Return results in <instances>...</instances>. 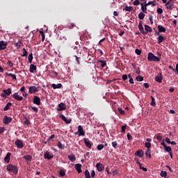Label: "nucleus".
Segmentation results:
<instances>
[{"label":"nucleus","mask_w":178,"mask_h":178,"mask_svg":"<svg viewBox=\"0 0 178 178\" xmlns=\"http://www.w3.org/2000/svg\"><path fill=\"white\" fill-rule=\"evenodd\" d=\"M147 60H149V62H160L161 58L155 56L154 54L149 52L147 56Z\"/></svg>","instance_id":"f257e3e1"},{"label":"nucleus","mask_w":178,"mask_h":178,"mask_svg":"<svg viewBox=\"0 0 178 178\" xmlns=\"http://www.w3.org/2000/svg\"><path fill=\"white\" fill-rule=\"evenodd\" d=\"M126 127H127V124H124L122 127L121 133H124L126 131Z\"/></svg>","instance_id":"603ef678"},{"label":"nucleus","mask_w":178,"mask_h":178,"mask_svg":"<svg viewBox=\"0 0 178 178\" xmlns=\"http://www.w3.org/2000/svg\"><path fill=\"white\" fill-rule=\"evenodd\" d=\"M79 136V137L80 136H86V131H84V129L83 128V127H81V125L78 126V131L75 132V135Z\"/></svg>","instance_id":"20e7f679"},{"label":"nucleus","mask_w":178,"mask_h":178,"mask_svg":"<svg viewBox=\"0 0 178 178\" xmlns=\"http://www.w3.org/2000/svg\"><path fill=\"white\" fill-rule=\"evenodd\" d=\"M22 51H23L22 56H27V55H29V53L27 52V51L26 50L25 48H24V49H22Z\"/></svg>","instance_id":"8fccbe9b"},{"label":"nucleus","mask_w":178,"mask_h":178,"mask_svg":"<svg viewBox=\"0 0 178 178\" xmlns=\"http://www.w3.org/2000/svg\"><path fill=\"white\" fill-rule=\"evenodd\" d=\"M85 177L91 178V176L90 175V171H88V170H85Z\"/></svg>","instance_id":"79ce46f5"},{"label":"nucleus","mask_w":178,"mask_h":178,"mask_svg":"<svg viewBox=\"0 0 178 178\" xmlns=\"http://www.w3.org/2000/svg\"><path fill=\"white\" fill-rule=\"evenodd\" d=\"M139 168H140V169H141L142 170H143V172H147V170H148L147 169V168L143 167V165H141V164H140Z\"/></svg>","instance_id":"6e6d98bb"},{"label":"nucleus","mask_w":178,"mask_h":178,"mask_svg":"<svg viewBox=\"0 0 178 178\" xmlns=\"http://www.w3.org/2000/svg\"><path fill=\"white\" fill-rule=\"evenodd\" d=\"M157 13L159 15H162V13H163V10H162L161 8H157Z\"/></svg>","instance_id":"5fc2aeb1"},{"label":"nucleus","mask_w":178,"mask_h":178,"mask_svg":"<svg viewBox=\"0 0 178 178\" xmlns=\"http://www.w3.org/2000/svg\"><path fill=\"white\" fill-rule=\"evenodd\" d=\"M14 45L15 47H17V49H19L20 47L23 45V42L21 40H19L17 42H15Z\"/></svg>","instance_id":"473e14b6"},{"label":"nucleus","mask_w":178,"mask_h":178,"mask_svg":"<svg viewBox=\"0 0 178 178\" xmlns=\"http://www.w3.org/2000/svg\"><path fill=\"white\" fill-rule=\"evenodd\" d=\"M145 155L146 156H148V158H151V149H147Z\"/></svg>","instance_id":"49530a36"},{"label":"nucleus","mask_w":178,"mask_h":178,"mask_svg":"<svg viewBox=\"0 0 178 178\" xmlns=\"http://www.w3.org/2000/svg\"><path fill=\"white\" fill-rule=\"evenodd\" d=\"M29 92V94H35V92H38V87L30 86Z\"/></svg>","instance_id":"0eeeda50"},{"label":"nucleus","mask_w":178,"mask_h":178,"mask_svg":"<svg viewBox=\"0 0 178 178\" xmlns=\"http://www.w3.org/2000/svg\"><path fill=\"white\" fill-rule=\"evenodd\" d=\"M127 79H128L127 74H123L122 75V80L124 81H126V80H127Z\"/></svg>","instance_id":"e2e57ef3"},{"label":"nucleus","mask_w":178,"mask_h":178,"mask_svg":"<svg viewBox=\"0 0 178 178\" xmlns=\"http://www.w3.org/2000/svg\"><path fill=\"white\" fill-rule=\"evenodd\" d=\"M59 175H60V176L63 177L66 176V172H65V170H60L59 172Z\"/></svg>","instance_id":"a18cd8bd"},{"label":"nucleus","mask_w":178,"mask_h":178,"mask_svg":"<svg viewBox=\"0 0 178 178\" xmlns=\"http://www.w3.org/2000/svg\"><path fill=\"white\" fill-rule=\"evenodd\" d=\"M54 138H55V134L51 135V136L47 139V141L44 142V144H49L51 140H54Z\"/></svg>","instance_id":"c756f323"},{"label":"nucleus","mask_w":178,"mask_h":178,"mask_svg":"<svg viewBox=\"0 0 178 178\" xmlns=\"http://www.w3.org/2000/svg\"><path fill=\"white\" fill-rule=\"evenodd\" d=\"M96 168L98 170V172H102V170H104L105 166L104 165H102V163H99L96 164Z\"/></svg>","instance_id":"4468645a"},{"label":"nucleus","mask_w":178,"mask_h":178,"mask_svg":"<svg viewBox=\"0 0 178 178\" xmlns=\"http://www.w3.org/2000/svg\"><path fill=\"white\" fill-rule=\"evenodd\" d=\"M7 65H8V66H10V67H13V63L10 60H8Z\"/></svg>","instance_id":"13d9d810"},{"label":"nucleus","mask_w":178,"mask_h":178,"mask_svg":"<svg viewBox=\"0 0 178 178\" xmlns=\"http://www.w3.org/2000/svg\"><path fill=\"white\" fill-rule=\"evenodd\" d=\"M151 99H152V102H151L150 105L152 106H156V102H155V98H154V97L151 96Z\"/></svg>","instance_id":"e433bc0d"},{"label":"nucleus","mask_w":178,"mask_h":178,"mask_svg":"<svg viewBox=\"0 0 178 178\" xmlns=\"http://www.w3.org/2000/svg\"><path fill=\"white\" fill-rule=\"evenodd\" d=\"M166 40V38L163 37V35H159L158 38V44H161L163 42Z\"/></svg>","instance_id":"c85d7f7f"},{"label":"nucleus","mask_w":178,"mask_h":178,"mask_svg":"<svg viewBox=\"0 0 178 178\" xmlns=\"http://www.w3.org/2000/svg\"><path fill=\"white\" fill-rule=\"evenodd\" d=\"M7 170H8V172H11L12 173H14V175H17V173L19 172V169L17 168V166H16L13 164L8 165Z\"/></svg>","instance_id":"f03ea898"},{"label":"nucleus","mask_w":178,"mask_h":178,"mask_svg":"<svg viewBox=\"0 0 178 178\" xmlns=\"http://www.w3.org/2000/svg\"><path fill=\"white\" fill-rule=\"evenodd\" d=\"M165 6L167 10H173L175 9V1L173 0H168Z\"/></svg>","instance_id":"7ed1b4c3"},{"label":"nucleus","mask_w":178,"mask_h":178,"mask_svg":"<svg viewBox=\"0 0 178 178\" xmlns=\"http://www.w3.org/2000/svg\"><path fill=\"white\" fill-rule=\"evenodd\" d=\"M6 47H8V43L3 40L0 41V51L2 49H6Z\"/></svg>","instance_id":"9d476101"},{"label":"nucleus","mask_w":178,"mask_h":178,"mask_svg":"<svg viewBox=\"0 0 178 178\" xmlns=\"http://www.w3.org/2000/svg\"><path fill=\"white\" fill-rule=\"evenodd\" d=\"M4 161L5 162H6V163H9V162H10V152H8L6 156L4 158Z\"/></svg>","instance_id":"393cba45"},{"label":"nucleus","mask_w":178,"mask_h":178,"mask_svg":"<svg viewBox=\"0 0 178 178\" xmlns=\"http://www.w3.org/2000/svg\"><path fill=\"white\" fill-rule=\"evenodd\" d=\"M13 98L15 99L16 101H23V97L19 96V93L15 92L13 95Z\"/></svg>","instance_id":"9b49d317"},{"label":"nucleus","mask_w":178,"mask_h":178,"mask_svg":"<svg viewBox=\"0 0 178 178\" xmlns=\"http://www.w3.org/2000/svg\"><path fill=\"white\" fill-rule=\"evenodd\" d=\"M140 0H134L133 4L134 6H138V5H140V3L141 4V3H140Z\"/></svg>","instance_id":"de8ad7c7"},{"label":"nucleus","mask_w":178,"mask_h":178,"mask_svg":"<svg viewBox=\"0 0 178 178\" xmlns=\"http://www.w3.org/2000/svg\"><path fill=\"white\" fill-rule=\"evenodd\" d=\"M112 147L116 148V147H118V143L116 141L112 142Z\"/></svg>","instance_id":"680f3d73"},{"label":"nucleus","mask_w":178,"mask_h":178,"mask_svg":"<svg viewBox=\"0 0 178 178\" xmlns=\"http://www.w3.org/2000/svg\"><path fill=\"white\" fill-rule=\"evenodd\" d=\"M118 112L120 113V115H124V111H123L122 108H118Z\"/></svg>","instance_id":"4d7b16f0"},{"label":"nucleus","mask_w":178,"mask_h":178,"mask_svg":"<svg viewBox=\"0 0 178 178\" xmlns=\"http://www.w3.org/2000/svg\"><path fill=\"white\" fill-rule=\"evenodd\" d=\"M123 11L124 12H134V8H133V6H126L125 8L123 9Z\"/></svg>","instance_id":"a211bd4d"},{"label":"nucleus","mask_w":178,"mask_h":178,"mask_svg":"<svg viewBox=\"0 0 178 178\" xmlns=\"http://www.w3.org/2000/svg\"><path fill=\"white\" fill-rule=\"evenodd\" d=\"M149 21L150 22L151 24H154V17L152 15L149 17Z\"/></svg>","instance_id":"864d4df0"},{"label":"nucleus","mask_w":178,"mask_h":178,"mask_svg":"<svg viewBox=\"0 0 178 178\" xmlns=\"http://www.w3.org/2000/svg\"><path fill=\"white\" fill-rule=\"evenodd\" d=\"M60 119H62V120H63V122H65L67 124H70V123H72V120H67V118H66V117L63 114H60Z\"/></svg>","instance_id":"f8f14e48"},{"label":"nucleus","mask_w":178,"mask_h":178,"mask_svg":"<svg viewBox=\"0 0 178 178\" xmlns=\"http://www.w3.org/2000/svg\"><path fill=\"white\" fill-rule=\"evenodd\" d=\"M91 175V177H95V171L92 170V172H90Z\"/></svg>","instance_id":"338daca9"},{"label":"nucleus","mask_w":178,"mask_h":178,"mask_svg":"<svg viewBox=\"0 0 178 178\" xmlns=\"http://www.w3.org/2000/svg\"><path fill=\"white\" fill-rule=\"evenodd\" d=\"M15 145H17V148L22 149L24 146L23 145V142L21 140H17L15 141Z\"/></svg>","instance_id":"dca6fc26"},{"label":"nucleus","mask_w":178,"mask_h":178,"mask_svg":"<svg viewBox=\"0 0 178 178\" xmlns=\"http://www.w3.org/2000/svg\"><path fill=\"white\" fill-rule=\"evenodd\" d=\"M163 79V78L162 77V74L160 73L156 77H155V80L156 81H157L158 83H162V80Z\"/></svg>","instance_id":"aec40b11"},{"label":"nucleus","mask_w":178,"mask_h":178,"mask_svg":"<svg viewBox=\"0 0 178 178\" xmlns=\"http://www.w3.org/2000/svg\"><path fill=\"white\" fill-rule=\"evenodd\" d=\"M156 140H158V141H161L162 140V136L158 134V135H156Z\"/></svg>","instance_id":"052dcab7"},{"label":"nucleus","mask_w":178,"mask_h":178,"mask_svg":"<svg viewBox=\"0 0 178 178\" xmlns=\"http://www.w3.org/2000/svg\"><path fill=\"white\" fill-rule=\"evenodd\" d=\"M24 158L26 161H29V162H31V160L33 159V156H31V155L24 156Z\"/></svg>","instance_id":"c9c22d12"},{"label":"nucleus","mask_w":178,"mask_h":178,"mask_svg":"<svg viewBox=\"0 0 178 178\" xmlns=\"http://www.w3.org/2000/svg\"><path fill=\"white\" fill-rule=\"evenodd\" d=\"M36 70H37V66L33 64H31L30 68H29L30 73H34V72H36Z\"/></svg>","instance_id":"6ab92c4d"},{"label":"nucleus","mask_w":178,"mask_h":178,"mask_svg":"<svg viewBox=\"0 0 178 178\" xmlns=\"http://www.w3.org/2000/svg\"><path fill=\"white\" fill-rule=\"evenodd\" d=\"M31 108L33 109V111H34V112H38V108L35 106H31Z\"/></svg>","instance_id":"0e129e2a"},{"label":"nucleus","mask_w":178,"mask_h":178,"mask_svg":"<svg viewBox=\"0 0 178 178\" xmlns=\"http://www.w3.org/2000/svg\"><path fill=\"white\" fill-rule=\"evenodd\" d=\"M68 159H70V161H71V162H75L76 161V156H74V154H71L70 155H69L67 156Z\"/></svg>","instance_id":"cd10ccee"},{"label":"nucleus","mask_w":178,"mask_h":178,"mask_svg":"<svg viewBox=\"0 0 178 178\" xmlns=\"http://www.w3.org/2000/svg\"><path fill=\"white\" fill-rule=\"evenodd\" d=\"M145 146L146 148H147V149H149V148L151 147V143L146 142L145 143Z\"/></svg>","instance_id":"3c124183"},{"label":"nucleus","mask_w":178,"mask_h":178,"mask_svg":"<svg viewBox=\"0 0 178 178\" xmlns=\"http://www.w3.org/2000/svg\"><path fill=\"white\" fill-rule=\"evenodd\" d=\"M160 176L161 177H165V178L168 176V172H166V171H161Z\"/></svg>","instance_id":"ea45409f"},{"label":"nucleus","mask_w":178,"mask_h":178,"mask_svg":"<svg viewBox=\"0 0 178 178\" xmlns=\"http://www.w3.org/2000/svg\"><path fill=\"white\" fill-rule=\"evenodd\" d=\"M138 29L142 34L147 35V32L144 31V27L143 26V22L141 21L139 22Z\"/></svg>","instance_id":"1a4fd4ad"},{"label":"nucleus","mask_w":178,"mask_h":178,"mask_svg":"<svg viewBox=\"0 0 178 178\" xmlns=\"http://www.w3.org/2000/svg\"><path fill=\"white\" fill-rule=\"evenodd\" d=\"M127 137L128 140H133V136H131V135H130V134H127Z\"/></svg>","instance_id":"69168bd1"},{"label":"nucleus","mask_w":178,"mask_h":178,"mask_svg":"<svg viewBox=\"0 0 178 178\" xmlns=\"http://www.w3.org/2000/svg\"><path fill=\"white\" fill-rule=\"evenodd\" d=\"M3 92L7 95V97H9L10 94H12V89L11 88H8L6 90H3Z\"/></svg>","instance_id":"a878e982"},{"label":"nucleus","mask_w":178,"mask_h":178,"mask_svg":"<svg viewBox=\"0 0 178 178\" xmlns=\"http://www.w3.org/2000/svg\"><path fill=\"white\" fill-rule=\"evenodd\" d=\"M138 19H140V20H143V19H144V17H145V14H144V13H143V12H140L139 14H138Z\"/></svg>","instance_id":"f704fd0d"},{"label":"nucleus","mask_w":178,"mask_h":178,"mask_svg":"<svg viewBox=\"0 0 178 178\" xmlns=\"http://www.w3.org/2000/svg\"><path fill=\"white\" fill-rule=\"evenodd\" d=\"M141 6V10L143 12V13H147V6H145V3L144 4V2L140 3Z\"/></svg>","instance_id":"5701e85b"},{"label":"nucleus","mask_w":178,"mask_h":178,"mask_svg":"<svg viewBox=\"0 0 178 178\" xmlns=\"http://www.w3.org/2000/svg\"><path fill=\"white\" fill-rule=\"evenodd\" d=\"M145 33H147V34H148V33H152V28L148 25H145Z\"/></svg>","instance_id":"b1692460"},{"label":"nucleus","mask_w":178,"mask_h":178,"mask_svg":"<svg viewBox=\"0 0 178 178\" xmlns=\"http://www.w3.org/2000/svg\"><path fill=\"white\" fill-rule=\"evenodd\" d=\"M44 159H48V161H50V159H52V158H54V154L49 152H46L44 154Z\"/></svg>","instance_id":"423d86ee"},{"label":"nucleus","mask_w":178,"mask_h":178,"mask_svg":"<svg viewBox=\"0 0 178 178\" xmlns=\"http://www.w3.org/2000/svg\"><path fill=\"white\" fill-rule=\"evenodd\" d=\"M29 63H32L33 62V53L30 54L28 56Z\"/></svg>","instance_id":"c03bdc74"},{"label":"nucleus","mask_w":178,"mask_h":178,"mask_svg":"<svg viewBox=\"0 0 178 178\" xmlns=\"http://www.w3.org/2000/svg\"><path fill=\"white\" fill-rule=\"evenodd\" d=\"M10 106H12V104L10 102L7 103L6 106L3 108V111H9V108H10Z\"/></svg>","instance_id":"72a5a7b5"},{"label":"nucleus","mask_w":178,"mask_h":178,"mask_svg":"<svg viewBox=\"0 0 178 178\" xmlns=\"http://www.w3.org/2000/svg\"><path fill=\"white\" fill-rule=\"evenodd\" d=\"M104 147H105V145H104V144H100L97 145L98 151H102V149H104Z\"/></svg>","instance_id":"a19ab883"},{"label":"nucleus","mask_w":178,"mask_h":178,"mask_svg":"<svg viewBox=\"0 0 178 178\" xmlns=\"http://www.w3.org/2000/svg\"><path fill=\"white\" fill-rule=\"evenodd\" d=\"M81 168H82V165L80 163H76L75 165V169L78 172V173H81V172H82Z\"/></svg>","instance_id":"4be33fe9"},{"label":"nucleus","mask_w":178,"mask_h":178,"mask_svg":"<svg viewBox=\"0 0 178 178\" xmlns=\"http://www.w3.org/2000/svg\"><path fill=\"white\" fill-rule=\"evenodd\" d=\"M6 76H9L10 77H12L13 80H17V79L16 78V74H12V73H10V74H6Z\"/></svg>","instance_id":"4c0bfd02"},{"label":"nucleus","mask_w":178,"mask_h":178,"mask_svg":"<svg viewBox=\"0 0 178 178\" xmlns=\"http://www.w3.org/2000/svg\"><path fill=\"white\" fill-rule=\"evenodd\" d=\"M135 53L136 54V55H141V50L136 49Z\"/></svg>","instance_id":"bf43d9fd"},{"label":"nucleus","mask_w":178,"mask_h":178,"mask_svg":"<svg viewBox=\"0 0 178 178\" xmlns=\"http://www.w3.org/2000/svg\"><path fill=\"white\" fill-rule=\"evenodd\" d=\"M136 80L137 81H144V77L139 75L136 76Z\"/></svg>","instance_id":"09e8293b"},{"label":"nucleus","mask_w":178,"mask_h":178,"mask_svg":"<svg viewBox=\"0 0 178 178\" xmlns=\"http://www.w3.org/2000/svg\"><path fill=\"white\" fill-rule=\"evenodd\" d=\"M97 63H100L101 67H105V66H106V61L104 60H97Z\"/></svg>","instance_id":"bb28decb"},{"label":"nucleus","mask_w":178,"mask_h":178,"mask_svg":"<svg viewBox=\"0 0 178 178\" xmlns=\"http://www.w3.org/2000/svg\"><path fill=\"white\" fill-rule=\"evenodd\" d=\"M165 150L167 152H169V154H170V152H172V147H170V146H165Z\"/></svg>","instance_id":"37998d69"},{"label":"nucleus","mask_w":178,"mask_h":178,"mask_svg":"<svg viewBox=\"0 0 178 178\" xmlns=\"http://www.w3.org/2000/svg\"><path fill=\"white\" fill-rule=\"evenodd\" d=\"M57 147H58L60 149H65V145H63L61 142L58 143Z\"/></svg>","instance_id":"58836bf2"},{"label":"nucleus","mask_w":178,"mask_h":178,"mask_svg":"<svg viewBox=\"0 0 178 178\" xmlns=\"http://www.w3.org/2000/svg\"><path fill=\"white\" fill-rule=\"evenodd\" d=\"M145 6H149V5H152V6H156V1H149L148 3H145Z\"/></svg>","instance_id":"2f4dec72"},{"label":"nucleus","mask_w":178,"mask_h":178,"mask_svg":"<svg viewBox=\"0 0 178 178\" xmlns=\"http://www.w3.org/2000/svg\"><path fill=\"white\" fill-rule=\"evenodd\" d=\"M33 104L35 105H41V99H40L38 96H35L33 97Z\"/></svg>","instance_id":"2eb2a0df"},{"label":"nucleus","mask_w":178,"mask_h":178,"mask_svg":"<svg viewBox=\"0 0 178 178\" xmlns=\"http://www.w3.org/2000/svg\"><path fill=\"white\" fill-rule=\"evenodd\" d=\"M13 119L10 117H8V115H4V118L3 119V123L4 124H9L12 122Z\"/></svg>","instance_id":"39448f33"},{"label":"nucleus","mask_w":178,"mask_h":178,"mask_svg":"<svg viewBox=\"0 0 178 178\" xmlns=\"http://www.w3.org/2000/svg\"><path fill=\"white\" fill-rule=\"evenodd\" d=\"M83 141L85 143L86 147H87V148H90V149H91V147H92V143H91V141H90V139L84 138Z\"/></svg>","instance_id":"6e6552de"},{"label":"nucleus","mask_w":178,"mask_h":178,"mask_svg":"<svg viewBox=\"0 0 178 178\" xmlns=\"http://www.w3.org/2000/svg\"><path fill=\"white\" fill-rule=\"evenodd\" d=\"M157 29L159 30V33H166V29H165V27L162 25H159Z\"/></svg>","instance_id":"412c9836"},{"label":"nucleus","mask_w":178,"mask_h":178,"mask_svg":"<svg viewBox=\"0 0 178 178\" xmlns=\"http://www.w3.org/2000/svg\"><path fill=\"white\" fill-rule=\"evenodd\" d=\"M51 87L54 88V90H56V88H62V83H58L57 85L53 83Z\"/></svg>","instance_id":"7c9ffc66"},{"label":"nucleus","mask_w":178,"mask_h":178,"mask_svg":"<svg viewBox=\"0 0 178 178\" xmlns=\"http://www.w3.org/2000/svg\"><path fill=\"white\" fill-rule=\"evenodd\" d=\"M135 155L139 158H143L144 156V151L140 149L136 152Z\"/></svg>","instance_id":"f3484780"},{"label":"nucleus","mask_w":178,"mask_h":178,"mask_svg":"<svg viewBox=\"0 0 178 178\" xmlns=\"http://www.w3.org/2000/svg\"><path fill=\"white\" fill-rule=\"evenodd\" d=\"M175 70V72H177L178 74V63L176 65V69Z\"/></svg>","instance_id":"774afa93"},{"label":"nucleus","mask_w":178,"mask_h":178,"mask_svg":"<svg viewBox=\"0 0 178 178\" xmlns=\"http://www.w3.org/2000/svg\"><path fill=\"white\" fill-rule=\"evenodd\" d=\"M66 109V104L64 103H60L58 104V108H57L58 112H60V111H65Z\"/></svg>","instance_id":"ddd939ff"}]
</instances>
